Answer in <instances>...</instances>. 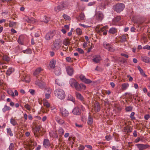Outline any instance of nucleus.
I'll use <instances>...</instances> for the list:
<instances>
[{"instance_id": "3c124183", "label": "nucleus", "mask_w": 150, "mask_h": 150, "mask_svg": "<svg viewBox=\"0 0 150 150\" xmlns=\"http://www.w3.org/2000/svg\"><path fill=\"white\" fill-rule=\"evenodd\" d=\"M68 99L69 100L74 101V99L73 97L71 95H69L68 96Z\"/></svg>"}, {"instance_id": "a878e982", "label": "nucleus", "mask_w": 150, "mask_h": 150, "mask_svg": "<svg viewBox=\"0 0 150 150\" xmlns=\"http://www.w3.org/2000/svg\"><path fill=\"white\" fill-rule=\"evenodd\" d=\"M62 6L63 9L68 7L69 6V4L67 1H64L62 2L61 4Z\"/></svg>"}, {"instance_id": "9b49d317", "label": "nucleus", "mask_w": 150, "mask_h": 150, "mask_svg": "<svg viewBox=\"0 0 150 150\" xmlns=\"http://www.w3.org/2000/svg\"><path fill=\"white\" fill-rule=\"evenodd\" d=\"M96 18L98 21H101L103 18V14L100 11L97 12L96 14Z\"/></svg>"}, {"instance_id": "473e14b6", "label": "nucleus", "mask_w": 150, "mask_h": 150, "mask_svg": "<svg viewBox=\"0 0 150 150\" xmlns=\"http://www.w3.org/2000/svg\"><path fill=\"white\" fill-rule=\"evenodd\" d=\"M10 123L13 126H15L18 125V123L16 121L13 117H12L11 119Z\"/></svg>"}, {"instance_id": "09e8293b", "label": "nucleus", "mask_w": 150, "mask_h": 150, "mask_svg": "<svg viewBox=\"0 0 150 150\" xmlns=\"http://www.w3.org/2000/svg\"><path fill=\"white\" fill-rule=\"evenodd\" d=\"M76 32L77 34L78 35H81L82 33V31L79 28H77L76 29Z\"/></svg>"}, {"instance_id": "f257e3e1", "label": "nucleus", "mask_w": 150, "mask_h": 150, "mask_svg": "<svg viewBox=\"0 0 150 150\" xmlns=\"http://www.w3.org/2000/svg\"><path fill=\"white\" fill-rule=\"evenodd\" d=\"M54 94L58 98L62 100L65 98V94L64 91L61 89H57L54 91Z\"/></svg>"}, {"instance_id": "412c9836", "label": "nucleus", "mask_w": 150, "mask_h": 150, "mask_svg": "<svg viewBox=\"0 0 150 150\" xmlns=\"http://www.w3.org/2000/svg\"><path fill=\"white\" fill-rule=\"evenodd\" d=\"M121 89L123 91H124L128 88L129 86V84L127 83H122V84Z\"/></svg>"}, {"instance_id": "774afa93", "label": "nucleus", "mask_w": 150, "mask_h": 150, "mask_svg": "<svg viewBox=\"0 0 150 150\" xmlns=\"http://www.w3.org/2000/svg\"><path fill=\"white\" fill-rule=\"evenodd\" d=\"M81 89L85 90L86 88V86L82 84H81Z\"/></svg>"}, {"instance_id": "f03ea898", "label": "nucleus", "mask_w": 150, "mask_h": 150, "mask_svg": "<svg viewBox=\"0 0 150 150\" xmlns=\"http://www.w3.org/2000/svg\"><path fill=\"white\" fill-rule=\"evenodd\" d=\"M125 7V5L122 3L117 4L115 7V10L117 13H119L122 11Z\"/></svg>"}, {"instance_id": "423d86ee", "label": "nucleus", "mask_w": 150, "mask_h": 150, "mask_svg": "<svg viewBox=\"0 0 150 150\" xmlns=\"http://www.w3.org/2000/svg\"><path fill=\"white\" fill-rule=\"evenodd\" d=\"M35 84L41 88H42L44 85V82L42 80L39 79L38 78L35 82Z\"/></svg>"}, {"instance_id": "69168bd1", "label": "nucleus", "mask_w": 150, "mask_h": 150, "mask_svg": "<svg viewBox=\"0 0 150 150\" xmlns=\"http://www.w3.org/2000/svg\"><path fill=\"white\" fill-rule=\"evenodd\" d=\"M96 3V2L95 1H93V2H91L89 3L88 4V6H91L93 5H94Z\"/></svg>"}, {"instance_id": "0eeeda50", "label": "nucleus", "mask_w": 150, "mask_h": 150, "mask_svg": "<svg viewBox=\"0 0 150 150\" xmlns=\"http://www.w3.org/2000/svg\"><path fill=\"white\" fill-rule=\"evenodd\" d=\"M61 47V45L59 43L55 41L52 45V48L54 50H58Z\"/></svg>"}, {"instance_id": "c03bdc74", "label": "nucleus", "mask_w": 150, "mask_h": 150, "mask_svg": "<svg viewBox=\"0 0 150 150\" xmlns=\"http://www.w3.org/2000/svg\"><path fill=\"white\" fill-rule=\"evenodd\" d=\"M7 133L9 134L10 136H13V134L10 128H8L7 129Z\"/></svg>"}, {"instance_id": "603ef678", "label": "nucleus", "mask_w": 150, "mask_h": 150, "mask_svg": "<svg viewBox=\"0 0 150 150\" xmlns=\"http://www.w3.org/2000/svg\"><path fill=\"white\" fill-rule=\"evenodd\" d=\"M76 50L80 54H83L84 53L83 50L80 48H78Z\"/></svg>"}, {"instance_id": "dca6fc26", "label": "nucleus", "mask_w": 150, "mask_h": 150, "mask_svg": "<svg viewBox=\"0 0 150 150\" xmlns=\"http://www.w3.org/2000/svg\"><path fill=\"white\" fill-rule=\"evenodd\" d=\"M77 82L76 81L74 78H71L70 79L69 83L72 87H74L75 85L76 84Z\"/></svg>"}, {"instance_id": "ea45409f", "label": "nucleus", "mask_w": 150, "mask_h": 150, "mask_svg": "<svg viewBox=\"0 0 150 150\" xmlns=\"http://www.w3.org/2000/svg\"><path fill=\"white\" fill-rule=\"evenodd\" d=\"M11 108L9 106H7L6 105H5L4 107L3 108L2 110L4 112H5L6 111L10 110Z\"/></svg>"}, {"instance_id": "5701e85b", "label": "nucleus", "mask_w": 150, "mask_h": 150, "mask_svg": "<svg viewBox=\"0 0 150 150\" xmlns=\"http://www.w3.org/2000/svg\"><path fill=\"white\" fill-rule=\"evenodd\" d=\"M56 61L54 59H52L50 62V66L52 68H54L55 65Z\"/></svg>"}, {"instance_id": "a19ab883", "label": "nucleus", "mask_w": 150, "mask_h": 150, "mask_svg": "<svg viewBox=\"0 0 150 150\" xmlns=\"http://www.w3.org/2000/svg\"><path fill=\"white\" fill-rule=\"evenodd\" d=\"M7 92L9 95L11 96L12 97H15V95L14 94V93L12 90L9 89L7 90Z\"/></svg>"}, {"instance_id": "9d476101", "label": "nucleus", "mask_w": 150, "mask_h": 150, "mask_svg": "<svg viewBox=\"0 0 150 150\" xmlns=\"http://www.w3.org/2000/svg\"><path fill=\"white\" fill-rule=\"evenodd\" d=\"M80 79L83 82L86 83H89L91 82V81L89 79H87L83 75H81L80 76Z\"/></svg>"}, {"instance_id": "bf43d9fd", "label": "nucleus", "mask_w": 150, "mask_h": 150, "mask_svg": "<svg viewBox=\"0 0 150 150\" xmlns=\"http://www.w3.org/2000/svg\"><path fill=\"white\" fill-rule=\"evenodd\" d=\"M3 59L4 60L7 61H8L9 60V58L6 56H4L3 57Z\"/></svg>"}, {"instance_id": "79ce46f5", "label": "nucleus", "mask_w": 150, "mask_h": 150, "mask_svg": "<svg viewBox=\"0 0 150 150\" xmlns=\"http://www.w3.org/2000/svg\"><path fill=\"white\" fill-rule=\"evenodd\" d=\"M108 28V27L107 26H105L102 28L100 29L99 31V32H103L104 31H105V30H107V29Z\"/></svg>"}, {"instance_id": "338daca9", "label": "nucleus", "mask_w": 150, "mask_h": 150, "mask_svg": "<svg viewBox=\"0 0 150 150\" xmlns=\"http://www.w3.org/2000/svg\"><path fill=\"white\" fill-rule=\"evenodd\" d=\"M29 91L30 93L32 95H33L35 94V91L33 89H30L29 90Z\"/></svg>"}, {"instance_id": "680f3d73", "label": "nucleus", "mask_w": 150, "mask_h": 150, "mask_svg": "<svg viewBox=\"0 0 150 150\" xmlns=\"http://www.w3.org/2000/svg\"><path fill=\"white\" fill-rule=\"evenodd\" d=\"M143 48L144 49L150 50V46L148 45H146L144 46Z\"/></svg>"}, {"instance_id": "a211bd4d", "label": "nucleus", "mask_w": 150, "mask_h": 150, "mask_svg": "<svg viewBox=\"0 0 150 150\" xmlns=\"http://www.w3.org/2000/svg\"><path fill=\"white\" fill-rule=\"evenodd\" d=\"M93 61L95 63H98L101 59V57L98 55H96L93 57Z\"/></svg>"}, {"instance_id": "4c0bfd02", "label": "nucleus", "mask_w": 150, "mask_h": 150, "mask_svg": "<svg viewBox=\"0 0 150 150\" xmlns=\"http://www.w3.org/2000/svg\"><path fill=\"white\" fill-rule=\"evenodd\" d=\"M74 87H75L77 91H79L81 90V84H79L77 82L75 86H74Z\"/></svg>"}, {"instance_id": "864d4df0", "label": "nucleus", "mask_w": 150, "mask_h": 150, "mask_svg": "<svg viewBox=\"0 0 150 150\" xmlns=\"http://www.w3.org/2000/svg\"><path fill=\"white\" fill-rule=\"evenodd\" d=\"M24 107L28 110H30V107L28 104H25L24 105Z\"/></svg>"}, {"instance_id": "c756f323", "label": "nucleus", "mask_w": 150, "mask_h": 150, "mask_svg": "<svg viewBox=\"0 0 150 150\" xmlns=\"http://www.w3.org/2000/svg\"><path fill=\"white\" fill-rule=\"evenodd\" d=\"M63 10V9L61 5L58 6L54 8V10L56 12H58Z\"/></svg>"}, {"instance_id": "7c9ffc66", "label": "nucleus", "mask_w": 150, "mask_h": 150, "mask_svg": "<svg viewBox=\"0 0 150 150\" xmlns=\"http://www.w3.org/2000/svg\"><path fill=\"white\" fill-rule=\"evenodd\" d=\"M43 103L44 106L47 108H49L50 107V104L48 101L45 99H43Z\"/></svg>"}, {"instance_id": "0e129e2a", "label": "nucleus", "mask_w": 150, "mask_h": 150, "mask_svg": "<svg viewBox=\"0 0 150 150\" xmlns=\"http://www.w3.org/2000/svg\"><path fill=\"white\" fill-rule=\"evenodd\" d=\"M85 148V147L83 145H81L79 146L78 148L79 150H83Z\"/></svg>"}, {"instance_id": "6e6552de", "label": "nucleus", "mask_w": 150, "mask_h": 150, "mask_svg": "<svg viewBox=\"0 0 150 150\" xmlns=\"http://www.w3.org/2000/svg\"><path fill=\"white\" fill-rule=\"evenodd\" d=\"M139 150H143L149 147V145L147 144H137L136 145Z\"/></svg>"}, {"instance_id": "052dcab7", "label": "nucleus", "mask_w": 150, "mask_h": 150, "mask_svg": "<svg viewBox=\"0 0 150 150\" xmlns=\"http://www.w3.org/2000/svg\"><path fill=\"white\" fill-rule=\"evenodd\" d=\"M126 130L127 132H131L132 131V129L130 127H127L126 128Z\"/></svg>"}, {"instance_id": "cd10ccee", "label": "nucleus", "mask_w": 150, "mask_h": 150, "mask_svg": "<svg viewBox=\"0 0 150 150\" xmlns=\"http://www.w3.org/2000/svg\"><path fill=\"white\" fill-rule=\"evenodd\" d=\"M48 93H46L45 96V98L47 99H49L50 97V93L52 91V89L51 88H49L47 89Z\"/></svg>"}, {"instance_id": "4d7b16f0", "label": "nucleus", "mask_w": 150, "mask_h": 150, "mask_svg": "<svg viewBox=\"0 0 150 150\" xmlns=\"http://www.w3.org/2000/svg\"><path fill=\"white\" fill-rule=\"evenodd\" d=\"M114 19L115 21L118 22L120 20L121 17L120 16H118L115 17Z\"/></svg>"}, {"instance_id": "a18cd8bd", "label": "nucleus", "mask_w": 150, "mask_h": 150, "mask_svg": "<svg viewBox=\"0 0 150 150\" xmlns=\"http://www.w3.org/2000/svg\"><path fill=\"white\" fill-rule=\"evenodd\" d=\"M63 17L66 20H69L71 19V18L66 14H64L63 15Z\"/></svg>"}, {"instance_id": "ddd939ff", "label": "nucleus", "mask_w": 150, "mask_h": 150, "mask_svg": "<svg viewBox=\"0 0 150 150\" xmlns=\"http://www.w3.org/2000/svg\"><path fill=\"white\" fill-rule=\"evenodd\" d=\"M40 129V126H36L35 128L33 129L34 134L36 137H38V135L37 133L39 132Z\"/></svg>"}, {"instance_id": "f704fd0d", "label": "nucleus", "mask_w": 150, "mask_h": 150, "mask_svg": "<svg viewBox=\"0 0 150 150\" xmlns=\"http://www.w3.org/2000/svg\"><path fill=\"white\" fill-rule=\"evenodd\" d=\"M94 109L96 112H98L100 110V107L98 103H97L95 105Z\"/></svg>"}, {"instance_id": "58836bf2", "label": "nucleus", "mask_w": 150, "mask_h": 150, "mask_svg": "<svg viewBox=\"0 0 150 150\" xmlns=\"http://www.w3.org/2000/svg\"><path fill=\"white\" fill-rule=\"evenodd\" d=\"M59 133L61 136H62L64 132V130L62 128H60L58 130Z\"/></svg>"}, {"instance_id": "bb28decb", "label": "nucleus", "mask_w": 150, "mask_h": 150, "mask_svg": "<svg viewBox=\"0 0 150 150\" xmlns=\"http://www.w3.org/2000/svg\"><path fill=\"white\" fill-rule=\"evenodd\" d=\"M137 68L138 70H139L140 72L141 75L143 76L144 77H146L147 75H146L145 73L144 72L143 70L140 67V66H138Z\"/></svg>"}, {"instance_id": "c9c22d12", "label": "nucleus", "mask_w": 150, "mask_h": 150, "mask_svg": "<svg viewBox=\"0 0 150 150\" xmlns=\"http://www.w3.org/2000/svg\"><path fill=\"white\" fill-rule=\"evenodd\" d=\"M22 52L24 54H30L32 53L31 50L30 49H28L25 50H23Z\"/></svg>"}, {"instance_id": "c85d7f7f", "label": "nucleus", "mask_w": 150, "mask_h": 150, "mask_svg": "<svg viewBox=\"0 0 150 150\" xmlns=\"http://www.w3.org/2000/svg\"><path fill=\"white\" fill-rule=\"evenodd\" d=\"M93 122V119L92 117L89 115L88 118L87 123L88 125H91Z\"/></svg>"}, {"instance_id": "2eb2a0df", "label": "nucleus", "mask_w": 150, "mask_h": 150, "mask_svg": "<svg viewBox=\"0 0 150 150\" xmlns=\"http://www.w3.org/2000/svg\"><path fill=\"white\" fill-rule=\"evenodd\" d=\"M55 120L58 124L60 125H63L65 123L64 120L60 118L58 116L56 117Z\"/></svg>"}, {"instance_id": "49530a36", "label": "nucleus", "mask_w": 150, "mask_h": 150, "mask_svg": "<svg viewBox=\"0 0 150 150\" xmlns=\"http://www.w3.org/2000/svg\"><path fill=\"white\" fill-rule=\"evenodd\" d=\"M27 21L29 23H33L35 22V19L34 18H28Z\"/></svg>"}, {"instance_id": "39448f33", "label": "nucleus", "mask_w": 150, "mask_h": 150, "mask_svg": "<svg viewBox=\"0 0 150 150\" xmlns=\"http://www.w3.org/2000/svg\"><path fill=\"white\" fill-rule=\"evenodd\" d=\"M54 35V33L53 31H51L48 33L45 36L46 40H49L51 39Z\"/></svg>"}, {"instance_id": "2f4dec72", "label": "nucleus", "mask_w": 150, "mask_h": 150, "mask_svg": "<svg viewBox=\"0 0 150 150\" xmlns=\"http://www.w3.org/2000/svg\"><path fill=\"white\" fill-rule=\"evenodd\" d=\"M18 42L20 44H23V37L22 35L20 36L18 40Z\"/></svg>"}, {"instance_id": "37998d69", "label": "nucleus", "mask_w": 150, "mask_h": 150, "mask_svg": "<svg viewBox=\"0 0 150 150\" xmlns=\"http://www.w3.org/2000/svg\"><path fill=\"white\" fill-rule=\"evenodd\" d=\"M16 25V23L14 22H11L9 24V26L11 27H14Z\"/></svg>"}, {"instance_id": "b1692460", "label": "nucleus", "mask_w": 150, "mask_h": 150, "mask_svg": "<svg viewBox=\"0 0 150 150\" xmlns=\"http://www.w3.org/2000/svg\"><path fill=\"white\" fill-rule=\"evenodd\" d=\"M15 71L14 68L11 67L9 68L7 71L6 74L8 75H10Z\"/></svg>"}, {"instance_id": "6e6d98bb", "label": "nucleus", "mask_w": 150, "mask_h": 150, "mask_svg": "<svg viewBox=\"0 0 150 150\" xmlns=\"http://www.w3.org/2000/svg\"><path fill=\"white\" fill-rule=\"evenodd\" d=\"M132 107L130 106L127 107L125 108V110L127 111H130L132 110Z\"/></svg>"}, {"instance_id": "5fc2aeb1", "label": "nucleus", "mask_w": 150, "mask_h": 150, "mask_svg": "<svg viewBox=\"0 0 150 150\" xmlns=\"http://www.w3.org/2000/svg\"><path fill=\"white\" fill-rule=\"evenodd\" d=\"M66 60L67 62H71L72 61L71 58L69 57H67L66 58Z\"/></svg>"}, {"instance_id": "aec40b11", "label": "nucleus", "mask_w": 150, "mask_h": 150, "mask_svg": "<svg viewBox=\"0 0 150 150\" xmlns=\"http://www.w3.org/2000/svg\"><path fill=\"white\" fill-rule=\"evenodd\" d=\"M49 21V18L45 16H42L40 19L41 22H44L45 23H47Z\"/></svg>"}, {"instance_id": "8fccbe9b", "label": "nucleus", "mask_w": 150, "mask_h": 150, "mask_svg": "<svg viewBox=\"0 0 150 150\" xmlns=\"http://www.w3.org/2000/svg\"><path fill=\"white\" fill-rule=\"evenodd\" d=\"M9 150H13L14 149V144L13 143H11L8 148Z\"/></svg>"}, {"instance_id": "1a4fd4ad", "label": "nucleus", "mask_w": 150, "mask_h": 150, "mask_svg": "<svg viewBox=\"0 0 150 150\" xmlns=\"http://www.w3.org/2000/svg\"><path fill=\"white\" fill-rule=\"evenodd\" d=\"M66 70L68 74L70 76H72L74 73V70L71 67L68 66L66 67Z\"/></svg>"}, {"instance_id": "f8f14e48", "label": "nucleus", "mask_w": 150, "mask_h": 150, "mask_svg": "<svg viewBox=\"0 0 150 150\" xmlns=\"http://www.w3.org/2000/svg\"><path fill=\"white\" fill-rule=\"evenodd\" d=\"M72 113L73 114L75 115H79L81 113V112L79 108L76 107L74 108L72 110Z\"/></svg>"}, {"instance_id": "de8ad7c7", "label": "nucleus", "mask_w": 150, "mask_h": 150, "mask_svg": "<svg viewBox=\"0 0 150 150\" xmlns=\"http://www.w3.org/2000/svg\"><path fill=\"white\" fill-rule=\"evenodd\" d=\"M121 40L122 42H125L126 40V37L125 35H123L121 36Z\"/></svg>"}, {"instance_id": "6ab92c4d", "label": "nucleus", "mask_w": 150, "mask_h": 150, "mask_svg": "<svg viewBox=\"0 0 150 150\" xmlns=\"http://www.w3.org/2000/svg\"><path fill=\"white\" fill-rule=\"evenodd\" d=\"M54 72L56 75H59L61 73V69L59 67H55Z\"/></svg>"}, {"instance_id": "72a5a7b5", "label": "nucleus", "mask_w": 150, "mask_h": 150, "mask_svg": "<svg viewBox=\"0 0 150 150\" xmlns=\"http://www.w3.org/2000/svg\"><path fill=\"white\" fill-rule=\"evenodd\" d=\"M63 44L65 46H67L70 44V40L68 39H65L63 41Z\"/></svg>"}, {"instance_id": "f3484780", "label": "nucleus", "mask_w": 150, "mask_h": 150, "mask_svg": "<svg viewBox=\"0 0 150 150\" xmlns=\"http://www.w3.org/2000/svg\"><path fill=\"white\" fill-rule=\"evenodd\" d=\"M43 145L45 148H48L50 146L49 141L48 139H44Z\"/></svg>"}, {"instance_id": "4468645a", "label": "nucleus", "mask_w": 150, "mask_h": 150, "mask_svg": "<svg viewBox=\"0 0 150 150\" xmlns=\"http://www.w3.org/2000/svg\"><path fill=\"white\" fill-rule=\"evenodd\" d=\"M141 60L144 62L147 63H150V58L146 56H142Z\"/></svg>"}, {"instance_id": "20e7f679", "label": "nucleus", "mask_w": 150, "mask_h": 150, "mask_svg": "<svg viewBox=\"0 0 150 150\" xmlns=\"http://www.w3.org/2000/svg\"><path fill=\"white\" fill-rule=\"evenodd\" d=\"M104 47L108 51L113 52L114 51L115 49L110 44L106 42L103 43Z\"/></svg>"}, {"instance_id": "13d9d810", "label": "nucleus", "mask_w": 150, "mask_h": 150, "mask_svg": "<svg viewBox=\"0 0 150 150\" xmlns=\"http://www.w3.org/2000/svg\"><path fill=\"white\" fill-rule=\"evenodd\" d=\"M79 17L81 20H84L85 18V16L84 14H81L79 16Z\"/></svg>"}, {"instance_id": "4be33fe9", "label": "nucleus", "mask_w": 150, "mask_h": 150, "mask_svg": "<svg viewBox=\"0 0 150 150\" xmlns=\"http://www.w3.org/2000/svg\"><path fill=\"white\" fill-rule=\"evenodd\" d=\"M76 98L78 99L81 100V101H83L84 98L82 95L80 93L78 92L76 93Z\"/></svg>"}, {"instance_id": "e2e57ef3", "label": "nucleus", "mask_w": 150, "mask_h": 150, "mask_svg": "<svg viewBox=\"0 0 150 150\" xmlns=\"http://www.w3.org/2000/svg\"><path fill=\"white\" fill-rule=\"evenodd\" d=\"M134 112H132L131 113L130 117L132 119H135V117L134 116Z\"/></svg>"}, {"instance_id": "7ed1b4c3", "label": "nucleus", "mask_w": 150, "mask_h": 150, "mask_svg": "<svg viewBox=\"0 0 150 150\" xmlns=\"http://www.w3.org/2000/svg\"><path fill=\"white\" fill-rule=\"evenodd\" d=\"M60 111L62 116L64 117H67L69 115V111L64 108H60Z\"/></svg>"}, {"instance_id": "e433bc0d", "label": "nucleus", "mask_w": 150, "mask_h": 150, "mask_svg": "<svg viewBox=\"0 0 150 150\" xmlns=\"http://www.w3.org/2000/svg\"><path fill=\"white\" fill-rule=\"evenodd\" d=\"M42 69L40 68H38L34 72V75H36L38 74L41 71Z\"/></svg>"}, {"instance_id": "393cba45", "label": "nucleus", "mask_w": 150, "mask_h": 150, "mask_svg": "<svg viewBox=\"0 0 150 150\" xmlns=\"http://www.w3.org/2000/svg\"><path fill=\"white\" fill-rule=\"evenodd\" d=\"M117 31V29L114 28H112L110 29L108 32L111 34H114Z\"/></svg>"}]
</instances>
